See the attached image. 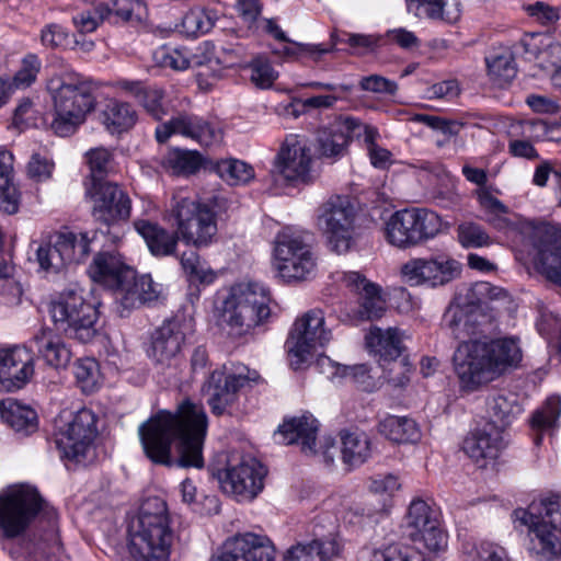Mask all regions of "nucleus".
Wrapping results in <instances>:
<instances>
[{
  "mask_svg": "<svg viewBox=\"0 0 561 561\" xmlns=\"http://www.w3.org/2000/svg\"><path fill=\"white\" fill-rule=\"evenodd\" d=\"M458 239L466 248H480L490 244V237L474 222H465L458 227Z\"/></svg>",
  "mask_w": 561,
  "mask_h": 561,
  "instance_id": "nucleus-56",
  "label": "nucleus"
},
{
  "mask_svg": "<svg viewBox=\"0 0 561 561\" xmlns=\"http://www.w3.org/2000/svg\"><path fill=\"white\" fill-rule=\"evenodd\" d=\"M285 561H321L313 541L298 542L291 546L284 558Z\"/></svg>",
  "mask_w": 561,
  "mask_h": 561,
  "instance_id": "nucleus-63",
  "label": "nucleus"
},
{
  "mask_svg": "<svg viewBox=\"0 0 561 561\" xmlns=\"http://www.w3.org/2000/svg\"><path fill=\"white\" fill-rule=\"evenodd\" d=\"M88 273L94 283L113 290L115 301L123 288L134 279V268L126 264L121 254L116 252H100L88 268Z\"/></svg>",
  "mask_w": 561,
  "mask_h": 561,
  "instance_id": "nucleus-23",
  "label": "nucleus"
},
{
  "mask_svg": "<svg viewBox=\"0 0 561 561\" xmlns=\"http://www.w3.org/2000/svg\"><path fill=\"white\" fill-rule=\"evenodd\" d=\"M460 271L458 261L444 255L411 259L401 267V274L409 285L430 287L450 283L459 276Z\"/></svg>",
  "mask_w": 561,
  "mask_h": 561,
  "instance_id": "nucleus-19",
  "label": "nucleus"
},
{
  "mask_svg": "<svg viewBox=\"0 0 561 561\" xmlns=\"http://www.w3.org/2000/svg\"><path fill=\"white\" fill-rule=\"evenodd\" d=\"M170 216L175 220L181 240L196 248L210 244L217 233L216 215L213 209L183 193L173 195Z\"/></svg>",
  "mask_w": 561,
  "mask_h": 561,
  "instance_id": "nucleus-8",
  "label": "nucleus"
},
{
  "mask_svg": "<svg viewBox=\"0 0 561 561\" xmlns=\"http://www.w3.org/2000/svg\"><path fill=\"white\" fill-rule=\"evenodd\" d=\"M34 374L33 357L27 347L0 348V389H21Z\"/></svg>",
  "mask_w": 561,
  "mask_h": 561,
  "instance_id": "nucleus-27",
  "label": "nucleus"
},
{
  "mask_svg": "<svg viewBox=\"0 0 561 561\" xmlns=\"http://www.w3.org/2000/svg\"><path fill=\"white\" fill-rule=\"evenodd\" d=\"M136 231L144 238L150 253L156 257L172 256L176 253L179 240L178 230L168 231L163 227L149 220H137L134 224Z\"/></svg>",
  "mask_w": 561,
  "mask_h": 561,
  "instance_id": "nucleus-34",
  "label": "nucleus"
},
{
  "mask_svg": "<svg viewBox=\"0 0 561 561\" xmlns=\"http://www.w3.org/2000/svg\"><path fill=\"white\" fill-rule=\"evenodd\" d=\"M207 425L203 405L186 400L175 413L160 411L142 423L140 442L147 458L156 465L201 469Z\"/></svg>",
  "mask_w": 561,
  "mask_h": 561,
  "instance_id": "nucleus-2",
  "label": "nucleus"
},
{
  "mask_svg": "<svg viewBox=\"0 0 561 561\" xmlns=\"http://www.w3.org/2000/svg\"><path fill=\"white\" fill-rule=\"evenodd\" d=\"M362 135H364V140L367 144L368 154H369L371 164L376 168L385 169L390 162L391 153L389 150L379 147L375 142V140L378 136L377 129L364 124V128L362 129Z\"/></svg>",
  "mask_w": 561,
  "mask_h": 561,
  "instance_id": "nucleus-53",
  "label": "nucleus"
},
{
  "mask_svg": "<svg viewBox=\"0 0 561 561\" xmlns=\"http://www.w3.org/2000/svg\"><path fill=\"white\" fill-rule=\"evenodd\" d=\"M268 289L256 282H242L230 287L222 300L219 324L231 339L252 334L271 316Z\"/></svg>",
  "mask_w": 561,
  "mask_h": 561,
  "instance_id": "nucleus-6",
  "label": "nucleus"
},
{
  "mask_svg": "<svg viewBox=\"0 0 561 561\" xmlns=\"http://www.w3.org/2000/svg\"><path fill=\"white\" fill-rule=\"evenodd\" d=\"M158 65L176 71L190 68V51L187 49L162 46L153 54Z\"/></svg>",
  "mask_w": 561,
  "mask_h": 561,
  "instance_id": "nucleus-51",
  "label": "nucleus"
},
{
  "mask_svg": "<svg viewBox=\"0 0 561 561\" xmlns=\"http://www.w3.org/2000/svg\"><path fill=\"white\" fill-rule=\"evenodd\" d=\"M249 381V378L239 375H226L215 370L203 386V392L207 397V403L215 415H222L238 399V392Z\"/></svg>",
  "mask_w": 561,
  "mask_h": 561,
  "instance_id": "nucleus-26",
  "label": "nucleus"
},
{
  "mask_svg": "<svg viewBox=\"0 0 561 561\" xmlns=\"http://www.w3.org/2000/svg\"><path fill=\"white\" fill-rule=\"evenodd\" d=\"M319 364L322 367L328 365V378L332 381L341 382L344 379H348L357 385L363 386L366 382V379L369 378L366 365L345 366L332 363L328 357L321 358Z\"/></svg>",
  "mask_w": 561,
  "mask_h": 561,
  "instance_id": "nucleus-47",
  "label": "nucleus"
},
{
  "mask_svg": "<svg viewBox=\"0 0 561 561\" xmlns=\"http://www.w3.org/2000/svg\"><path fill=\"white\" fill-rule=\"evenodd\" d=\"M108 13L107 4H99L92 10H87L76 14L72 21L81 33H91L96 30L101 22L106 20Z\"/></svg>",
  "mask_w": 561,
  "mask_h": 561,
  "instance_id": "nucleus-55",
  "label": "nucleus"
},
{
  "mask_svg": "<svg viewBox=\"0 0 561 561\" xmlns=\"http://www.w3.org/2000/svg\"><path fill=\"white\" fill-rule=\"evenodd\" d=\"M549 179L557 184H561V165L552 161H541L535 169L533 183L536 186L543 187Z\"/></svg>",
  "mask_w": 561,
  "mask_h": 561,
  "instance_id": "nucleus-60",
  "label": "nucleus"
},
{
  "mask_svg": "<svg viewBox=\"0 0 561 561\" xmlns=\"http://www.w3.org/2000/svg\"><path fill=\"white\" fill-rule=\"evenodd\" d=\"M0 416L15 433L23 436L31 435L38 427L36 412L14 399H5L0 402Z\"/></svg>",
  "mask_w": 561,
  "mask_h": 561,
  "instance_id": "nucleus-38",
  "label": "nucleus"
},
{
  "mask_svg": "<svg viewBox=\"0 0 561 561\" xmlns=\"http://www.w3.org/2000/svg\"><path fill=\"white\" fill-rule=\"evenodd\" d=\"M184 341L183 323L178 319L164 321L151 336L149 356L161 366L176 367Z\"/></svg>",
  "mask_w": 561,
  "mask_h": 561,
  "instance_id": "nucleus-28",
  "label": "nucleus"
},
{
  "mask_svg": "<svg viewBox=\"0 0 561 561\" xmlns=\"http://www.w3.org/2000/svg\"><path fill=\"white\" fill-rule=\"evenodd\" d=\"M442 230V218L426 208H405L393 213L386 222L387 241L409 249L433 239Z\"/></svg>",
  "mask_w": 561,
  "mask_h": 561,
  "instance_id": "nucleus-11",
  "label": "nucleus"
},
{
  "mask_svg": "<svg viewBox=\"0 0 561 561\" xmlns=\"http://www.w3.org/2000/svg\"><path fill=\"white\" fill-rule=\"evenodd\" d=\"M410 13L417 18L455 23L461 14L460 0H405Z\"/></svg>",
  "mask_w": 561,
  "mask_h": 561,
  "instance_id": "nucleus-37",
  "label": "nucleus"
},
{
  "mask_svg": "<svg viewBox=\"0 0 561 561\" xmlns=\"http://www.w3.org/2000/svg\"><path fill=\"white\" fill-rule=\"evenodd\" d=\"M356 215L353 199L345 195L331 196L318 208L317 225L333 252L344 254L353 247Z\"/></svg>",
  "mask_w": 561,
  "mask_h": 561,
  "instance_id": "nucleus-12",
  "label": "nucleus"
},
{
  "mask_svg": "<svg viewBox=\"0 0 561 561\" xmlns=\"http://www.w3.org/2000/svg\"><path fill=\"white\" fill-rule=\"evenodd\" d=\"M312 157L306 141L298 136L286 137L276 156L275 168L288 182L310 181Z\"/></svg>",
  "mask_w": 561,
  "mask_h": 561,
  "instance_id": "nucleus-22",
  "label": "nucleus"
},
{
  "mask_svg": "<svg viewBox=\"0 0 561 561\" xmlns=\"http://www.w3.org/2000/svg\"><path fill=\"white\" fill-rule=\"evenodd\" d=\"M560 415L561 398L558 396L549 397L545 403L533 413L530 427L535 433L534 440L536 445L540 444L543 433H551L558 427Z\"/></svg>",
  "mask_w": 561,
  "mask_h": 561,
  "instance_id": "nucleus-40",
  "label": "nucleus"
},
{
  "mask_svg": "<svg viewBox=\"0 0 561 561\" xmlns=\"http://www.w3.org/2000/svg\"><path fill=\"white\" fill-rule=\"evenodd\" d=\"M274 256L279 276L287 280H305L316 272L310 247L300 236L283 230L275 238Z\"/></svg>",
  "mask_w": 561,
  "mask_h": 561,
  "instance_id": "nucleus-16",
  "label": "nucleus"
},
{
  "mask_svg": "<svg viewBox=\"0 0 561 561\" xmlns=\"http://www.w3.org/2000/svg\"><path fill=\"white\" fill-rule=\"evenodd\" d=\"M163 96V91L160 89L145 88L142 92H138L137 102L152 118L162 121L169 114Z\"/></svg>",
  "mask_w": 561,
  "mask_h": 561,
  "instance_id": "nucleus-50",
  "label": "nucleus"
},
{
  "mask_svg": "<svg viewBox=\"0 0 561 561\" xmlns=\"http://www.w3.org/2000/svg\"><path fill=\"white\" fill-rule=\"evenodd\" d=\"M47 90L54 104L50 128L60 137L72 135L95 108V87L72 69L54 73Z\"/></svg>",
  "mask_w": 561,
  "mask_h": 561,
  "instance_id": "nucleus-3",
  "label": "nucleus"
},
{
  "mask_svg": "<svg viewBox=\"0 0 561 561\" xmlns=\"http://www.w3.org/2000/svg\"><path fill=\"white\" fill-rule=\"evenodd\" d=\"M318 420L310 413L285 420L274 433V439L284 445H300L307 456L317 454Z\"/></svg>",
  "mask_w": 561,
  "mask_h": 561,
  "instance_id": "nucleus-29",
  "label": "nucleus"
},
{
  "mask_svg": "<svg viewBox=\"0 0 561 561\" xmlns=\"http://www.w3.org/2000/svg\"><path fill=\"white\" fill-rule=\"evenodd\" d=\"M489 422L485 424H494L502 433L511 424L517 414L520 413V407L516 401L510 400L507 397L499 394L491 398L488 403Z\"/></svg>",
  "mask_w": 561,
  "mask_h": 561,
  "instance_id": "nucleus-44",
  "label": "nucleus"
},
{
  "mask_svg": "<svg viewBox=\"0 0 561 561\" xmlns=\"http://www.w3.org/2000/svg\"><path fill=\"white\" fill-rule=\"evenodd\" d=\"M403 337L404 333L398 328L373 327L366 335V344L379 362H396L404 351Z\"/></svg>",
  "mask_w": 561,
  "mask_h": 561,
  "instance_id": "nucleus-36",
  "label": "nucleus"
},
{
  "mask_svg": "<svg viewBox=\"0 0 561 561\" xmlns=\"http://www.w3.org/2000/svg\"><path fill=\"white\" fill-rule=\"evenodd\" d=\"M28 352L43 358L45 363L54 368L66 367L71 359V352L49 328L41 329L28 342Z\"/></svg>",
  "mask_w": 561,
  "mask_h": 561,
  "instance_id": "nucleus-33",
  "label": "nucleus"
},
{
  "mask_svg": "<svg viewBox=\"0 0 561 561\" xmlns=\"http://www.w3.org/2000/svg\"><path fill=\"white\" fill-rule=\"evenodd\" d=\"M20 197L12 179L7 183H0V210L12 215L19 210Z\"/></svg>",
  "mask_w": 561,
  "mask_h": 561,
  "instance_id": "nucleus-64",
  "label": "nucleus"
},
{
  "mask_svg": "<svg viewBox=\"0 0 561 561\" xmlns=\"http://www.w3.org/2000/svg\"><path fill=\"white\" fill-rule=\"evenodd\" d=\"M96 434V416L90 409L83 408L73 415L56 443L62 457L78 465H87L94 458L92 443Z\"/></svg>",
  "mask_w": 561,
  "mask_h": 561,
  "instance_id": "nucleus-18",
  "label": "nucleus"
},
{
  "mask_svg": "<svg viewBox=\"0 0 561 561\" xmlns=\"http://www.w3.org/2000/svg\"><path fill=\"white\" fill-rule=\"evenodd\" d=\"M364 124L353 116L339 115L328 126L318 131V151L325 158H339L343 156L347 146L355 137L362 136Z\"/></svg>",
  "mask_w": 561,
  "mask_h": 561,
  "instance_id": "nucleus-25",
  "label": "nucleus"
},
{
  "mask_svg": "<svg viewBox=\"0 0 561 561\" xmlns=\"http://www.w3.org/2000/svg\"><path fill=\"white\" fill-rule=\"evenodd\" d=\"M107 10L106 20L111 23L139 22L145 12V4L140 0H112V4H107Z\"/></svg>",
  "mask_w": 561,
  "mask_h": 561,
  "instance_id": "nucleus-46",
  "label": "nucleus"
},
{
  "mask_svg": "<svg viewBox=\"0 0 561 561\" xmlns=\"http://www.w3.org/2000/svg\"><path fill=\"white\" fill-rule=\"evenodd\" d=\"M513 523L528 529L529 552L538 561H561V494H550L516 508Z\"/></svg>",
  "mask_w": 561,
  "mask_h": 561,
  "instance_id": "nucleus-4",
  "label": "nucleus"
},
{
  "mask_svg": "<svg viewBox=\"0 0 561 561\" xmlns=\"http://www.w3.org/2000/svg\"><path fill=\"white\" fill-rule=\"evenodd\" d=\"M158 142H165L172 135H181L202 146L209 147L222 140L220 127L203 117L181 112L156 128Z\"/></svg>",
  "mask_w": 561,
  "mask_h": 561,
  "instance_id": "nucleus-21",
  "label": "nucleus"
},
{
  "mask_svg": "<svg viewBox=\"0 0 561 561\" xmlns=\"http://www.w3.org/2000/svg\"><path fill=\"white\" fill-rule=\"evenodd\" d=\"M331 340V331L324 327V314L320 309H312L297 319L286 347L291 367L298 369L312 357L318 347L325 346Z\"/></svg>",
  "mask_w": 561,
  "mask_h": 561,
  "instance_id": "nucleus-15",
  "label": "nucleus"
},
{
  "mask_svg": "<svg viewBox=\"0 0 561 561\" xmlns=\"http://www.w3.org/2000/svg\"><path fill=\"white\" fill-rule=\"evenodd\" d=\"M248 68L251 71V82L260 89L271 88L278 76L268 59L262 56L253 58Z\"/></svg>",
  "mask_w": 561,
  "mask_h": 561,
  "instance_id": "nucleus-52",
  "label": "nucleus"
},
{
  "mask_svg": "<svg viewBox=\"0 0 561 561\" xmlns=\"http://www.w3.org/2000/svg\"><path fill=\"white\" fill-rule=\"evenodd\" d=\"M85 193L93 202L92 215L96 221L111 226L129 218L131 201L116 183L96 182L88 185Z\"/></svg>",
  "mask_w": 561,
  "mask_h": 561,
  "instance_id": "nucleus-20",
  "label": "nucleus"
},
{
  "mask_svg": "<svg viewBox=\"0 0 561 561\" xmlns=\"http://www.w3.org/2000/svg\"><path fill=\"white\" fill-rule=\"evenodd\" d=\"M332 39L334 41V43H346L353 48L369 51L379 45L380 36L355 33H342L341 36L332 34Z\"/></svg>",
  "mask_w": 561,
  "mask_h": 561,
  "instance_id": "nucleus-61",
  "label": "nucleus"
},
{
  "mask_svg": "<svg viewBox=\"0 0 561 561\" xmlns=\"http://www.w3.org/2000/svg\"><path fill=\"white\" fill-rule=\"evenodd\" d=\"M343 280L347 287L355 290L359 296L357 316L360 320H377L385 314L387 310L386 300L379 285L369 282L358 272L345 273Z\"/></svg>",
  "mask_w": 561,
  "mask_h": 561,
  "instance_id": "nucleus-31",
  "label": "nucleus"
},
{
  "mask_svg": "<svg viewBox=\"0 0 561 561\" xmlns=\"http://www.w3.org/2000/svg\"><path fill=\"white\" fill-rule=\"evenodd\" d=\"M525 230L531 240L538 271L561 285V229L543 221H528Z\"/></svg>",
  "mask_w": 561,
  "mask_h": 561,
  "instance_id": "nucleus-17",
  "label": "nucleus"
},
{
  "mask_svg": "<svg viewBox=\"0 0 561 561\" xmlns=\"http://www.w3.org/2000/svg\"><path fill=\"white\" fill-rule=\"evenodd\" d=\"M90 174L85 181V187L96 182H106L104 179L110 172L112 153L105 148H94L87 152Z\"/></svg>",
  "mask_w": 561,
  "mask_h": 561,
  "instance_id": "nucleus-48",
  "label": "nucleus"
},
{
  "mask_svg": "<svg viewBox=\"0 0 561 561\" xmlns=\"http://www.w3.org/2000/svg\"><path fill=\"white\" fill-rule=\"evenodd\" d=\"M499 290L489 283L472 286L466 302L453 304L444 316V322L454 339L461 341L455 350L453 362L461 388L474 391L502 375L522 359V351L514 339L477 340L484 333L490 316L484 312L482 297Z\"/></svg>",
  "mask_w": 561,
  "mask_h": 561,
  "instance_id": "nucleus-1",
  "label": "nucleus"
},
{
  "mask_svg": "<svg viewBox=\"0 0 561 561\" xmlns=\"http://www.w3.org/2000/svg\"><path fill=\"white\" fill-rule=\"evenodd\" d=\"M275 547L264 535L245 533L226 540L211 561H273Z\"/></svg>",
  "mask_w": 561,
  "mask_h": 561,
  "instance_id": "nucleus-24",
  "label": "nucleus"
},
{
  "mask_svg": "<svg viewBox=\"0 0 561 561\" xmlns=\"http://www.w3.org/2000/svg\"><path fill=\"white\" fill-rule=\"evenodd\" d=\"M379 432L394 443H416L420 430L414 420L405 416H387L379 423Z\"/></svg>",
  "mask_w": 561,
  "mask_h": 561,
  "instance_id": "nucleus-42",
  "label": "nucleus"
},
{
  "mask_svg": "<svg viewBox=\"0 0 561 561\" xmlns=\"http://www.w3.org/2000/svg\"><path fill=\"white\" fill-rule=\"evenodd\" d=\"M174 540L167 504L159 497L147 500L130 538V553L139 561H167Z\"/></svg>",
  "mask_w": 561,
  "mask_h": 561,
  "instance_id": "nucleus-7",
  "label": "nucleus"
},
{
  "mask_svg": "<svg viewBox=\"0 0 561 561\" xmlns=\"http://www.w3.org/2000/svg\"><path fill=\"white\" fill-rule=\"evenodd\" d=\"M190 67H204L198 72L201 78L217 80L221 77L222 68L219 59L215 56V45L210 42L201 44L195 53L190 54Z\"/></svg>",
  "mask_w": 561,
  "mask_h": 561,
  "instance_id": "nucleus-45",
  "label": "nucleus"
},
{
  "mask_svg": "<svg viewBox=\"0 0 561 561\" xmlns=\"http://www.w3.org/2000/svg\"><path fill=\"white\" fill-rule=\"evenodd\" d=\"M100 119L111 134H122L134 127L137 112L130 104L112 99L100 113Z\"/></svg>",
  "mask_w": 561,
  "mask_h": 561,
  "instance_id": "nucleus-39",
  "label": "nucleus"
},
{
  "mask_svg": "<svg viewBox=\"0 0 561 561\" xmlns=\"http://www.w3.org/2000/svg\"><path fill=\"white\" fill-rule=\"evenodd\" d=\"M73 374L77 383L83 392L91 393L98 389L100 370L99 365L94 359H78L75 364Z\"/></svg>",
  "mask_w": 561,
  "mask_h": 561,
  "instance_id": "nucleus-49",
  "label": "nucleus"
},
{
  "mask_svg": "<svg viewBox=\"0 0 561 561\" xmlns=\"http://www.w3.org/2000/svg\"><path fill=\"white\" fill-rule=\"evenodd\" d=\"M520 53L534 54L525 39H520L513 48L502 47L485 57L488 76L493 84L504 88L513 81L517 73L515 55Z\"/></svg>",
  "mask_w": 561,
  "mask_h": 561,
  "instance_id": "nucleus-32",
  "label": "nucleus"
},
{
  "mask_svg": "<svg viewBox=\"0 0 561 561\" xmlns=\"http://www.w3.org/2000/svg\"><path fill=\"white\" fill-rule=\"evenodd\" d=\"M160 295L159 285L150 275L137 276L134 270V279L123 288L118 296L119 313L123 317L125 311L136 309L146 302L158 299Z\"/></svg>",
  "mask_w": 561,
  "mask_h": 561,
  "instance_id": "nucleus-35",
  "label": "nucleus"
},
{
  "mask_svg": "<svg viewBox=\"0 0 561 561\" xmlns=\"http://www.w3.org/2000/svg\"><path fill=\"white\" fill-rule=\"evenodd\" d=\"M41 69V61L36 55H27L23 58L21 68L14 75L12 81V89L27 88L35 80Z\"/></svg>",
  "mask_w": 561,
  "mask_h": 561,
  "instance_id": "nucleus-54",
  "label": "nucleus"
},
{
  "mask_svg": "<svg viewBox=\"0 0 561 561\" xmlns=\"http://www.w3.org/2000/svg\"><path fill=\"white\" fill-rule=\"evenodd\" d=\"M404 534L416 545L415 549L390 545L374 550L370 561H432L425 559L421 547L430 552H438L447 546V536L439 527L435 512L421 499L412 501L409 506Z\"/></svg>",
  "mask_w": 561,
  "mask_h": 561,
  "instance_id": "nucleus-5",
  "label": "nucleus"
},
{
  "mask_svg": "<svg viewBox=\"0 0 561 561\" xmlns=\"http://www.w3.org/2000/svg\"><path fill=\"white\" fill-rule=\"evenodd\" d=\"M211 170L230 185L245 184L254 178V170L250 164L232 158L214 162Z\"/></svg>",
  "mask_w": 561,
  "mask_h": 561,
  "instance_id": "nucleus-43",
  "label": "nucleus"
},
{
  "mask_svg": "<svg viewBox=\"0 0 561 561\" xmlns=\"http://www.w3.org/2000/svg\"><path fill=\"white\" fill-rule=\"evenodd\" d=\"M203 158L197 151L176 150L170 158V164L176 173L192 174L202 165Z\"/></svg>",
  "mask_w": 561,
  "mask_h": 561,
  "instance_id": "nucleus-57",
  "label": "nucleus"
},
{
  "mask_svg": "<svg viewBox=\"0 0 561 561\" xmlns=\"http://www.w3.org/2000/svg\"><path fill=\"white\" fill-rule=\"evenodd\" d=\"M502 434L496 425L484 424L463 440L462 449L479 468H485L504 448Z\"/></svg>",
  "mask_w": 561,
  "mask_h": 561,
  "instance_id": "nucleus-30",
  "label": "nucleus"
},
{
  "mask_svg": "<svg viewBox=\"0 0 561 561\" xmlns=\"http://www.w3.org/2000/svg\"><path fill=\"white\" fill-rule=\"evenodd\" d=\"M314 536L316 538L312 541L317 546L321 561H331L341 554L343 543L337 534L330 533L324 536L314 530Z\"/></svg>",
  "mask_w": 561,
  "mask_h": 561,
  "instance_id": "nucleus-58",
  "label": "nucleus"
},
{
  "mask_svg": "<svg viewBox=\"0 0 561 561\" xmlns=\"http://www.w3.org/2000/svg\"><path fill=\"white\" fill-rule=\"evenodd\" d=\"M183 27L190 34H205L214 27V20L204 10H192L184 15Z\"/></svg>",
  "mask_w": 561,
  "mask_h": 561,
  "instance_id": "nucleus-59",
  "label": "nucleus"
},
{
  "mask_svg": "<svg viewBox=\"0 0 561 561\" xmlns=\"http://www.w3.org/2000/svg\"><path fill=\"white\" fill-rule=\"evenodd\" d=\"M44 510V501L36 489L14 485L0 493V536L14 539L22 536L37 514Z\"/></svg>",
  "mask_w": 561,
  "mask_h": 561,
  "instance_id": "nucleus-10",
  "label": "nucleus"
},
{
  "mask_svg": "<svg viewBox=\"0 0 561 561\" xmlns=\"http://www.w3.org/2000/svg\"><path fill=\"white\" fill-rule=\"evenodd\" d=\"M265 467L250 455L231 456L217 479L225 493L236 495L241 501H251L263 490Z\"/></svg>",
  "mask_w": 561,
  "mask_h": 561,
  "instance_id": "nucleus-14",
  "label": "nucleus"
},
{
  "mask_svg": "<svg viewBox=\"0 0 561 561\" xmlns=\"http://www.w3.org/2000/svg\"><path fill=\"white\" fill-rule=\"evenodd\" d=\"M343 461L352 467L364 463L371 456V442L364 432H345L341 435Z\"/></svg>",
  "mask_w": 561,
  "mask_h": 561,
  "instance_id": "nucleus-41",
  "label": "nucleus"
},
{
  "mask_svg": "<svg viewBox=\"0 0 561 561\" xmlns=\"http://www.w3.org/2000/svg\"><path fill=\"white\" fill-rule=\"evenodd\" d=\"M359 87L364 91L374 93L394 94L398 85L394 81H391L379 75H370L363 77Z\"/></svg>",
  "mask_w": 561,
  "mask_h": 561,
  "instance_id": "nucleus-62",
  "label": "nucleus"
},
{
  "mask_svg": "<svg viewBox=\"0 0 561 561\" xmlns=\"http://www.w3.org/2000/svg\"><path fill=\"white\" fill-rule=\"evenodd\" d=\"M50 314L57 330L82 343L91 341L95 333L96 307L88 302L82 290H65L50 305Z\"/></svg>",
  "mask_w": 561,
  "mask_h": 561,
  "instance_id": "nucleus-9",
  "label": "nucleus"
},
{
  "mask_svg": "<svg viewBox=\"0 0 561 561\" xmlns=\"http://www.w3.org/2000/svg\"><path fill=\"white\" fill-rule=\"evenodd\" d=\"M90 242L87 232H57L42 241L36 250V260L41 270L58 274L67 265L84 261L91 252Z\"/></svg>",
  "mask_w": 561,
  "mask_h": 561,
  "instance_id": "nucleus-13",
  "label": "nucleus"
}]
</instances>
